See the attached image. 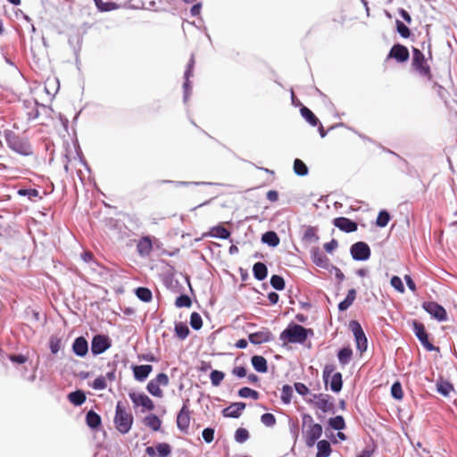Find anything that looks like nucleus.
Listing matches in <instances>:
<instances>
[{"label": "nucleus", "mask_w": 457, "mask_h": 457, "mask_svg": "<svg viewBox=\"0 0 457 457\" xmlns=\"http://www.w3.org/2000/svg\"><path fill=\"white\" fill-rule=\"evenodd\" d=\"M267 199L270 202H276L278 199V194L276 190H270L267 192Z\"/></svg>", "instance_id": "nucleus-64"}, {"label": "nucleus", "mask_w": 457, "mask_h": 457, "mask_svg": "<svg viewBox=\"0 0 457 457\" xmlns=\"http://www.w3.org/2000/svg\"><path fill=\"white\" fill-rule=\"evenodd\" d=\"M338 245V243L336 239H332L330 242L328 243H326L324 245V249L328 252V253H331L332 251H334Z\"/></svg>", "instance_id": "nucleus-62"}, {"label": "nucleus", "mask_w": 457, "mask_h": 457, "mask_svg": "<svg viewBox=\"0 0 457 457\" xmlns=\"http://www.w3.org/2000/svg\"><path fill=\"white\" fill-rule=\"evenodd\" d=\"M209 235L212 237L227 239L230 236V232L223 226H215L212 228V229L209 232Z\"/></svg>", "instance_id": "nucleus-31"}, {"label": "nucleus", "mask_w": 457, "mask_h": 457, "mask_svg": "<svg viewBox=\"0 0 457 457\" xmlns=\"http://www.w3.org/2000/svg\"><path fill=\"white\" fill-rule=\"evenodd\" d=\"M238 395L243 398H248L251 397L254 400L259 399V393L250 387H242L238 391Z\"/></svg>", "instance_id": "nucleus-40"}, {"label": "nucleus", "mask_w": 457, "mask_h": 457, "mask_svg": "<svg viewBox=\"0 0 457 457\" xmlns=\"http://www.w3.org/2000/svg\"><path fill=\"white\" fill-rule=\"evenodd\" d=\"M333 224L340 230L350 233L357 230V223L345 217H338L334 219Z\"/></svg>", "instance_id": "nucleus-18"}, {"label": "nucleus", "mask_w": 457, "mask_h": 457, "mask_svg": "<svg viewBox=\"0 0 457 457\" xmlns=\"http://www.w3.org/2000/svg\"><path fill=\"white\" fill-rule=\"evenodd\" d=\"M137 250L139 255L148 256L153 250V242L149 236L141 237L137 244Z\"/></svg>", "instance_id": "nucleus-21"}, {"label": "nucleus", "mask_w": 457, "mask_h": 457, "mask_svg": "<svg viewBox=\"0 0 457 457\" xmlns=\"http://www.w3.org/2000/svg\"><path fill=\"white\" fill-rule=\"evenodd\" d=\"M132 370L135 379L142 382L145 381L152 372L153 366L149 364L136 365L132 367Z\"/></svg>", "instance_id": "nucleus-22"}, {"label": "nucleus", "mask_w": 457, "mask_h": 457, "mask_svg": "<svg viewBox=\"0 0 457 457\" xmlns=\"http://www.w3.org/2000/svg\"><path fill=\"white\" fill-rule=\"evenodd\" d=\"M69 401L76 406L81 405L86 401V395L81 390L71 392L68 395Z\"/></svg>", "instance_id": "nucleus-30"}, {"label": "nucleus", "mask_w": 457, "mask_h": 457, "mask_svg": "<svg viewBox=\"0 0 457 457\" xmlns=\"http://www.w3.org/2000/svg\"><path fill=\"white\" fill-rule=\"evenodd\" d=\"M62 346V339L57 336H52L49 340V347L53 353H57Z\"/></svg>", "instance_id": "nucleus-44"}, {"label": "nucleus", "mask_w": 457, "mask_h": 457, "mask_svg": "<svg viewBox=\"0 0 457 457\" xmlns=\"http://www.w3.org/2000/svg\"><path fill=\"white\" fill-rule=\"evenodd\" d=\"M410 53L408 48L401 44H395L390 49L387 59H395L397 62L403 63L409 60Z\"/></svg>", "instance_id": "nucleus-12"}, {"label": "nucleus", "mask_w": 457, "mask_h": 457, "mask_svg": "<svg viewBox=\"0 0 457 457\" xmlns=\"http://www.w3.org/2000/svg\"><path fill=\"white\" fill-rule=\"evenodd\" d=\"M270 285L276 290H283L284 287H285V280H284V278L281 276L273 275L270 278Z\"/></svg>", "instance_id": "nucleus-48"}, {"label": "nucleus", "mask_w": 457, "mask_h": 457, "mask_svg": "<svg viewBox=\"0 0 457 457\" xmlns=\"http://www.w3.org/2000/svg\"><path fill=\"white\" fill-rule=\"evenodd\" d=\"M453 390V385L447 381H441L437 384V392L444 396H448Z\"/></svg>", "instance_id": "nucleus-41"}, {"label": "nucleus", "mask_w": 457, "mask_h": 457, "mask_svg": "<svg viewBox=\"0 0 457 457\" xmlns=\"http://www.w3.org/2000/svg\"><path fill=\"white\" fill-rule=\"evenodd\" d=\"M96 7L102 12L111 11L114 8L113 3H104L102 0H94Z\"/></svg>", "instance_id": "nucleus-54"}, {"label": "nucleus", "mask_w": 457, "mask_h": 457, "mask_svg": "<svg viewBox=\"0 0 457 457\" xmlns=\"http://www.w3.org/2000/svg\"><path fill=\"white\" fill-rule=\"evenodd\" d=\"M169 383V377L165 373H159L154 378L148 382L146 389L152 395L162 398L163 392L161 386H167Z\"/></svg>", "instance_id": "nucleus-6"}, {"label": "nucleus", "mask_w": 457, "mask_h": 457, "mask_svg": "<svg viewBox=\"0 0 457 457\" xmlns=\"http://www.w3.org/2000/svg\"><path fill=\"white\" fill-rule=\"evenodd\" d=\"M175 332L179 339L184 340L189 334V328L187 324L179 322L175 325Z\"/></svg>", "instance_id": "nucleus-36"}, {"label": "nucleus", "mask_w": 457, "mask_h": 457, "mask_svg": "<svg viewBox=\"0 0 457 457\" xmlns=\"http://www.w3.org/2000/svg\"><path fill=\"white\" fill-rule=\"evenodd\" d=\"M190 425V411L187 404H184L177 416V426L182 432H187Z\"/></svg>", "instance_id": "nucleus-17"}, {"label": "nucleus", "mask_w": 457, "mask_h": 457, "mask_svg": "<svg viewBox=\"0 0 457 457\" xmlns=\"http://www.w3.org/2000/svg\"><path fill=\"white\" fill-rule=\"evenodd\" d=\"M10 360L15 363H24L27 361V357L22 354H13L10 356Z\"/></svg>", "instance_id": "nucleus-61"}, {"label": "nucleus", "mask_w": 457, "mask_h": 457, "mask_svg": "<svg viewBox=\"0 0 457 457\" xmlns=\"http://www.w3.org/2000/svg\"><path fill=\"white\" fill-rule=\"evenodd\" d=\"M391 395L396 400H402L403 397V392L400 382H395L391 386Z\"/></svg>", "instance_id": "nucleus-45"}, {"label": "nucleus", "mask_w": 457, "mask_h": 457, "mask_svg": "<svg viewBox=\"0 0 457 457\" xmlns=\"http://www.w3.org/2000/svg\"><path fill=\"white\" fill-rule=\"evenodd\" d=\"M353 259L356 261H366L370 256V248L365 242H357L350 249Z\"/></svg>", "instance_id": "nucleus-9"}, {"label": "nucleus", "mask_w": 457, "mask_h": 457, "mask_svg": "<svg viewBox=\"0 0 457 457\" xmlns=\"http://www.w3.org/2000/svg\"><path fill=\"white\" fill-rule=\"evenodd\" d=\"M253 276L258 280H263L268 274V270L263 262H256L253 267Z\"/></svg>", "instance_id": "nucleus-29"}, {"label": "nucleus", "mask_w": 457, "mask_h": 457, "mask_svg": "<svg viewBox=\"0 0 457 457\" xmlns=\"http://www.w3.org/2000/svg\"><path fill=\"white\" fill-rule=\"evenodd\" d=\"M96 390H104L107 387L106 378L104 376L97 377L91 384Z\"/></svg>", "instance_id": "nucleus-49"}, {"label": "nucleus", "mask_w": 457, "mask_h": 457, "mask_svg": "<svg viewBox=\"0 0 457 457\" xmlns=\"http://www.w3.org/2000/svg\"><path fill=\"white\" fill-rule=\"evenodd\" d=\"M129 396L135 407L142 406L147 411H153L155 407L153 400L145 394L131 392L129 394Z\"/></svg>", "instance_id": "nucleus-14"}, {"label": "nucleus", "mask_w": 457, "mask_h": 457, "mask_svg": "<svg viewBox=\"0 0 457 457\" xmlns=\"http://www.w3.org/2000/svg\"><path fill=\"white\" fill-rule=\"evenodd\" d=\"M433 87L436 89L437 95L441 98H444V99L446 98L447 91L445 90V88H444L442 86H440L436 82L434 83Z\"/></svg>", "instance_id": "nucleus-60"}, {"label": "nucleus", "mask_w": 457, "mask_h": 457, "mask_svg": "<svg viewBox=\"0 0 457 457\" xmlns=\"http://www.w3.org/2000/svg\"><path fill=\"white\" fill-rule=\"evenodd\" d=\"M404 280L406 281V284H407L409 289L411 290L412 292H415L416 285H415L414 281L412 280L411 277L410 275H405Z\"/></svg>", "instance_id": "nucleus-63"}, {"label": "nucleus", "mask_w": 457, "mask_h": 457, "mask_svg": "<svg viewBox=\"0 0 457 457\" xmlns=\"http://www.w3.org/2000/svg\"><path fill=\"white\" fill-rule=\"evenodd\" d=\"M144 424L150 428L153 431H158L162 426V420L155 414H149L145 417L143 420Z\"/></svg>", "instance_id": "nucleus-25"}, {"label": "nucleus", "mask_w": 457, "mask_h": 457, "mask_svg": "<svg viewBox=\"0 0 457 457\" xmlns=\"http://www.w3.org/2000/svg\"><path fill=\"white\" fill-rule=\"evenodd\" d=\"M396 29L397 32L404 38H408L411 36V31L409 28L403 23L401 21H396Z\"/></svg>", "instance_id": "nucleus-51"}, {"label": "nucleus", "mask_w": 457, "mask_h": 457, "mask_svg": "<svg viewBox=\"0 0 457 457\" xmlns=\"http://www.w3.org/2000/svg\"><path fill=\"white\" fill-rule=\"evenodd\" d=\"M253 367L257 372L265 373L268 370L267 361L263 356L253 355L251 359Z\"/></svg>", "instance_id": "nucleus-24"}, {"label": "nucleus", "mask_w": 457, "mask_h": 457, "mask_svg": "<svg viewBox=\"0 0 457 457\" xmlns=\"http://www.w3.org/2000/svg\"><path fill=\"white\" fill-rule=\"evenodd\" d=\"M249 438V432L247 429L239 428L236 430L235 439L238 443H244Z\"/></svg>", "instance_id": "nucleus-50"}, {"label": "nucleus", "mask_w": 457, "mask_h": 457, "mask_svg": "<svg viewBox=\"0 0 457 457\" xmlns=\"http://www.w3.org/2000/svg\"><path fill=\"white\" fill-rule=\"evenodd\" d=\"M194 65H195V60H194V57L192 56L187 64V68L185 71V77H186L185 87L187 86L188 79L190 76H192V71H193Z\"/></svg>", "instance_id": "nucleus-58"}, {"label": "nucleus", "mask_w": 457, "mask_h": 457, "mask_svg": "<svg viewBox=\"0 0 457 457\" xmlns=\"http://www.w3.org/2000/svg\"><path fill=\"white\" fill-rule=\"evenodd\" d=\"M261 421L267 427H272L276 424V418L271 413H264L261 417Z\"/></svg>", "instance_id": "nucleus-52"}, {"label": "nucleus", "mask_w": 457, "mask_h": 457, "mask_svg": "<svg viewBox=\"0 0 457 457\" xmlns=\"http://www.w3.org/2000/svg\"><path fill=\"white\" fill-rule=\"evenodd\" d=\"M301 115L312 125L316 126L319 122L318 118L314 115V113L306 106H303L300 109Z\"/></svg>", "instance_id": "nucleus-33"}, {"label": "nucleus", "mask_w": 457, "mask_h": 457, "mask_svg": "<svg viewBox=\"0 0 457 457\" xmlns=\"http://www.w3.org/2000/svg\"><path fill=\"white\" fill-rule=\"evenodd\" d=\"M391 286L400 293H403L405 288L402 279L398 276H393L391 278Z\"/></svg>", "instance_id": "nucleus-53"}, {"label": "nucleus", "mask_w": 457, "mask_h": 457, "mask_svg": "<svg viewBox=\"0 0 457 457\" xmlns=\"http://www.w3.org/2000/svg\"><path fill=\"white\" fill-rule=\"evenodd\" d=\"M4 138L7 146L16 154L23 156L33 154V146L28 137L17 135L12 130H6Z\"/></svg>", "instance_id": "nucleus-1"}, {"label": "nucleus", "mask_w": 457, "mask_h": 457, "mask_svg": "<svg viewBox=\"0 0 457 457\" xmlns=\"http://www.w3.org/2000/svg\"><path fill=\"white\" fill-rule=\"evenodd\" d=\"M271 337H272V334L267 328H264V329L255 332V333H252L248 337L249 341L253 345H261L263 343H267V342L270 341Z\"/></svg>", "instance_id": "nucleus-20"}, {"label": "nucleus", "mask_w": 457, "mask_h": 457, "mask_svg": "<svg viewBox=\"0 0 457 457\" xmlns=\"http://www.w3.org/2000/svg\"><path fill=\"white\" fill-rule=\"evenodd\" d=\"M330 396L323 394L313 395L312 399L310 403H312L316 408L321 410L323 412L332 411L334 410V404L329 401Z\"/></svg>", "instance_id": "nucleus-13"}, {"label": "nucleus", "mask_w": 457, "mask_h": 457, "mask_svg": "<svg viewBox=\"0 0 457 457\" xmlns=\"http://www.w3.org/2000/svg\"><path fill=\"white\" fill-rule=\"evenodd\" d=\"M225 374L220 370H212L210 374V378L212 385L214 386H218L220 385L221 381L224 379Z\"/></svg>", "instance_id": "nucleus-43"}, {"label": "nucleus", "mask_w": 457, "mask_h": 457, "mask_svg": "<svg viewBox=\"0 0 457 457\" xmlns=\"http://www.w3.org/2000/svg\"><path fill=\"white\" fill-rule=\"evenodd\" d=\"M171 453V447L167 443H160L155 447L148 446L145 453L149 457H168Z\"/></svg>", "instance_id": "nucleus-16"}, {"label": "nucleus", "mask_w": 457, "mask_h": 457, "mask_svg": "<svg viewBox=\"0 0 457 457\" xmlns=\"http://www.w3.org/2000/svg\"><path fill=\"white\" fill-rule=\"evenodd\" d=\"M72 351L78 356L83 357L87 353V341L83 337H77L72 345Z\"/></svg>", "instance_id": "nucleus-23"}, {"label": "nucleus", "mask_w": 457, "mask_h": 457, "mask_svg": "<svg viewBox=\"0 0 457 457\" xmlns=\"http://www.w3.org/2000/svg\"><path fill=\"white\" fill-rule=\"evenodd\" d=\"M309 335H313L312 328H305L298 324H289L287 328L280 333L279 339L283 342V345L289 343L303 344Z\"/></svg>", "instance_id": "nucleus-2"}, {"label": "nucleus", "mask_w": 457, "mask_h": 457, "mask_svg": "<svg viewBox=\"0 0 457 457\" xmlns=\"http://www.w3.org/2000/svg\"><path fill=\"white\" fill-rule=\"evenodd\" d=\"M292 395H293V389H292L291 386H289V385L283 386L282 390H281V396H280L281 401L285 404H288L291 402Z\"/></svg>", "instance_id": "nucleus-42"}, {"label": "nucleus", "mask_w": 457, "mask_h": 457, "mask_svg": "<svg viewBox=\"0 0 457 457\" xmlns=\"http://www.w3.org/2000/svg\"><path fill=\"white\" fill-rule=\"evenodd\" d=\"M295 387L296 392L301 395H305L309 393V388L303 383H295Z\"/></svg>", "instance_id": "nucleus-59"}, {"label": "nucleus", "mask_w": 457, "mask_h": 457, "mask_svg": "<svg viewBox=\"0 0 457 457\" xmlns=\"http://www.w3.org/2000/svg\"><path fill=\"white\" fill-rule=\"evenodd\" d=\"M411 67L416 72H418L421 77L426 78L428 80H431L433 79L430 66L428 65L424 54L415 47L412 48Z\"/></svg>", "instance_id": "nucleus-4"}, {"label": "nucleus", "mask_w": 457, "mask_h": 457, "mask_svg": "<svg viewBox=\"0 0 457 457\" xmlns=\"http://www.w3.org/2000/svg\"><path fill=\"white\" fill-rule=\"evenodd\" d=\"M232 374L237 378H245L247 374V370L243 366H237L233 368Z\"/></svg>", "instance_id": "nucleus-57"}, {"label": "nucleus", "mask_w": 457, "mask_h": 457, "mask_svg": "<svg viewBox=\"0 0 457 457\" xmlns=\"http://www.w3.org/2000/svg\"><path fill=\"white\" fill-rule=\"evenodd\" d=\"M86 422L89 428H97L101 425V417L91 410L87 413Z\"/></svg>", "instance_id": "nucleus-28"}, {"label": "nucleus", "mask_w": 457, "mask_h": 457, "mask_svg": "<svg viewBox=\"0 0 457 457\" xmlns=\"http://www.w3.org/2000/svg\"><path fill=\"white\" fill-rule=\"evenodd\" d=\"M202 436L206 443H212L214 439V429L211 428H206L203 430Z\"/></svg>", "instance_id": "nucleus-55"}, {"label": "nucleus", "mask_w": 457, "mask_h": 457, "mask_svg": "<svg viewBox=\"0 0 457 457\" xmlns=\"http://www.w3.org/2000/svg\"><path fill=\"white\" fill-rule=\"evenodd\" d=\"M423 309L431 316L439 321L447 320V313L445 309L436 302H425L422 304Z\"/></svg>", "instance_id": "nucleus-10"}, {"label": "nucleus", "mask_w": 457, "mask_h": 457, "mask_svg": "<svg viewBox=\"0 0 457 457\" xmlns=\"http://www.w3.org/2000/svg\"><path fill=\"white\" fill-rule=\"evenodd\" d=\"M294 171L298 176H305L308 174V168L302 160L295 159L294 162Z\"/></svg>", "instance_id": "nucleus-38"}, {"label": "nucleus", "mask_w": 457, "mask_h": 457, "mask_svg": "<svg viewBox=\"0 0 457 457\" xmlns=\"http://www.w3.org/2000/svg\"><path fill=\"white\" fill-rule=\"evenodd\" d=\"M190 325L191 327L198 330L203 326V320L198 312H192L190 315Z\"/></svg>", "instance_id": "nucleus-47"}, {"label": "nucleus", "mask_w": 457, "mask_h": 457, "mask_svg": "<svg viewBox=\"0 0 457 457\" xmlns=\"http://www.w3.org/2000/svg\"><path fill=\"white\" fill-rule=\"evenodd\" d=\"M318 452L316 457H328L332 452L330 443L327 440H320L317 443Z\"/></svg>", "instance_id": "nucleus-26"}, {"label": "nucleus", "mask_w": 457, "mask_h": 457, "mask_svg": "<svg viewBox=\"0 0 457 457\" xmlns=\"http://www.w3.org/2000/svg\"><path fill=\"white\" fill-rule=\"evenodd\" d=\"M111 347V341L108 337L104 335H96L91 342V352L94 355H97L105 352Z\"/></svg>", "instance_id": "nucleus-11"}, {"label": "nucleus", "mask_w": 457, "mask_h": 457, "mask_svg": "<svg viewBox=\"0 0 457 457\" xmlns=\"http://www.w3.org/2000/svg\"><path fill=\"white\" fill-rule=\"evenodd\" d=\"M353 356V350L350 347H344L342 348L338 353L337 358L342 366L346 365L349 363Z\"/></svg>", "instance_id": "nucleus-32"}, {"label": "nucleus", "mask_w": 457, "mask_h": 457, "mask_svg": "<svg viewBox=\"0 0 457 457\" xmlns=\"http://www.w3.org/2000/svg\"><path fill=\"white\" fill-rule=\"evenodd\" d=\"M413 331L415 336L420 341L424 348L429 352L434 350H439L438 347H435L428 340V335L426 331L425 326L417 320H414L412 323Z\"/></svg>", "instance_id": "nucleus-8"}, {"label": "nucleus", "mask_w": 457, "mask_h": 457, "mask_svg": "<svg viewBox=\"0 0 457 457\" xmlns=\"http://www.w3.org/2000/svg\"><path fill=\"white\" fill-rule=\"evenodd\" d=\"M349 327L354 336L356 347L360 353L362 354L368 347V341L363 329L361 324L356 320H352L349 324Z\"/></svg>", "instance_id": "nucleus-7"}, {"label": "nucleus", "mask_w": 457, "mask_h": 457, "mask_svg": "<svg viewBox=\"0 0 457 457\" xmlns=\"http://www.w3.org/2000/svg\"><path fill=\"white\" fill-rule=\"evenodd\" d=\"M329 426L335 430H342L345 428V422L342 416L338 415L328 420Z\"/></svg>", "instance_id": "nucleus-37"}, {"label": "nucleus", "mask_w": 457, "mask_h": 457, "mask_svg": "<svg viewBox=\"0 0 457 457\" xmlns=\"http://www.w3.org/2000/svg\"><path fill=\"white\" fill-rule=\"evenodd\" d=\"M335 366L333 364H327L323 370V379L324 383L327 386L329 383L330 389L338 393L342 389L343 379L342 374L340 372H335Z\"/></svg>", "instance_id": "nucleus-5"}, {"label": "nucleus", "mask_w": 457, "mask_h": 457, "mask_svg": "<svg viewBox=\"0 0 457 457\" xmlns=\"http://www.w3.org/2000/svg\"><path fill=\"white\" fill-rule=\"evenodd\" d=\"M175 305L178 308H183V307L189 308L192 305V301L188 295H181L179 297H177Z\"/></svg>", "instance_id": "nucleus-46"}, {"label": "nucleus", "mask_w": 457, "mask_h": 457, "mask_svg": "<svg viewBox=\"0 0 457 457\" xmlns=\"http://www.w3.org/2000/svg\"><path fill=\"white\" fill-rule=\"evenodd\" d=\"M136 295L145 303H149L153 297L151 290L144 287H140L136 289Z\"/></svg>", "instance_id": "nucleus-34"}, {"label": "nucleus", "mask_w": 457, "mask_h": 457, "mask_svg": "<svg viewBox=\"0 0 457 457\" xmlns=\"http://www.w3.org/2000/svg\"><path fill=\"white\" fill-rule=\"evenodd\" d=\"M19 195H27L29 199H32L33 197H37L39 193L37 189H20L18 191Z\"/></svg>", "instance_id": "nucleus-56"}, {"label": "nucleus", "mask_w": 457, "mask_h": 457, "mask_svg": "<svg viewBox=\"0 0 457 457\" xmlns=\"http://www.w3.org/2000/svg\"><path fill=\"white\" fill-rule=\"evenodd\" d=\"M356 298V291L355 289H350L348 290L347 295L342 302L338 304L339 311H345L347 310L354 302Z\"/></svg>", "instance_id": "nucleus-27"}, {"label": "nucleus", "mask_w": 457, "mask_h": 457, "mask_svg": "<svg viewBox=\"0 0 457 457\" xmlns=\"http://www.w3.org/2000/svg\"><path fill=\"white\" fill-rule=\"evenodd\" d=\"M390 220V214L387 211L382 210L378 212L377 217L376 225L380 228L386 227Z\"/></svg>", "instance_id": "nucleus-39"}, {"label": "nucleus", "mask_w": 457, "mask_h": 457, "mask_svg": "<svg viewBox=\"0 0 457 457\" xmlns=\"http://www.w3.org/2000/svg\"><path fill=\"white\" fill-rule=\"evenodd\" d=\"M322 435V427L319 423H312L309 425L305 435V443L309 447L315 445L316 441Z\"/></svg>", "instance_id": "nucleus-15"}, {"label": "nucleus", "mask_w": 457, "mask_h": 457, "mask_svg": "<svg viewBox=\"0 0 457 457\" xmlns=\"http://www.w3.org/2000/svg\"><path fill=\"white\" fill-rule=\"evenodd\" d=\"M245 406V403L242 402L233 403L222 411V414L228 418H239Z\"/></svg>", "instance_id": "nucleus-19"}, {"label": "nucleus", "mask_w": 457, "mask_h": 457, "mask_svg": "<svg viewBox=\"0 0 457 457\" xmlns=\"http://www.w3.org/2000/svg\"><path fill=\"white\" fill-rule=\"evenodd\" d=\"M113 422L116 429L123 435L128 434L133 425V414L121 402L116 404Z\"/></svg>", "instance_id": "nucleus-3"}, {"label": "nucleus", "mask_w": 457, "mask_h": 457, "mask_svg": "<svg viewBox=\"0 0 457 457\" xmlns=\"http://www.w3.org/2000/svg\"><path fill=\"white\" fill-rule=\"evenodd\" d=\"M262 239L270 246H276L279 244V238L274 231H268L264 233Z\"/></svg>", "instance_id": "nucleus-35"}]
</instances>
